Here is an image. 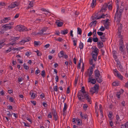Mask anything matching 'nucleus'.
<instances>
[{
    "label": "nucleus",
    "mask_w": 128,
    "mask_h": 128,
    "mask_svg": "<svg viewBox=\"0 0 128 128\" xmlns=\"http://www.w3.org/2000/svg\"><path fill=\"white\" fill-rule=\"evenodd\" d=\"M88 94L86 92H84L82 91V90H79L78 94V97L79 100L82 101H84L85 98L87 97L88 96Z\"/></svg>",
    "instance_id": "obj_1"
},
{
    "label": "nucleus",
    "mask_w": 128,
    "mask_h": 128,
    "mask_svg": "<svg viewBox=\"0 0 128 128\" xmlns=\"http://www.w3.org/2000/svg\"><path fill=\"white\" fill-rule=\"evenodd\" d=\"M15 29L16 30L20 32H22L27 31V29L24 26L20 25H18L16 27Z\"/></svg>",
    "instance_id": "obj_2"
},
{
    "label": "nucleus",
    "mask_w": 128,
    "mask_h": 128,
    "mask_svg": "<svg viewBox=\"0 0 128 128\" xmlns=\"http://www.w3.org/2000/svg\"><path fill=\"white\" fill-rule=\"evenodd\" d=\"M109 21V19L107 18L106 20H102V22L103 23L105 28L107 30L109 29V26L110 25V22Z\"/></svg>",
    "instance_id": "obj_3"
},
{
    "label": "nucleus",
    "mask_w": 128,
    "mask_h": 128,
    "mask_svg": "<svg viewBox=\"0 0 128 128\" xmlns=\"http://www.w3.org/2000/svg\"><path fill=\"white\" fill-rule=\"evenodd\" d=\"M13 28L12 26H9V25L8 24L3 25L2 27V31L4 30L6 31L8 30H10L12 28Z\"/></svg>",
    "instance_id": "obj_4"
},
{
    "label": "nucleus",
    "mask_w": 128,
    "mask_h": 128,
    "mask_svg": "<svg viewBox=\"0 0 128 128\" xmlns=\"http://www.w3.org/2000/svg\"><path fill=\"white\" fill-rule=\"evenodd\" d=\"M113 72L115 75L118 78L121 80H122L123 76L120 74L118 73V71L116 69L114 70Z\"/></svg>",
    "instance_id": "obj_5"
},
{
    "label": "nucleus",
    "mask_w": 128,
    "mask_h": 128,
    "mask_svg": "<svg viewBox=\"0 0 128 128\" xmlns=\"http://www.w3.org/2000/svg\"><path fill=\"white\" fill-rule=\"evenodd\" d=\"M90 70V72H88V76H89V78H88V80H89L92 79V74L93 73V68H92V67H90L88 69V70Z\"/></svg>",
    "instance_id": "obj_6"
},
{
    "label": "nucleus",
    "mask_w": 128,
    "mask_h": 128,
    "mask_svg": "<svg viewBox=\"0 0 128 128\" xmlns=\"http://www.w3.org/2000/svg\"><path fill=\"white\" fill-rule=\"evenodd\" d=\"M18 5L19 4L18 2H15L9 5L8 7H10V8H12L18 6Z\"/></svg>",
    "instance_id": "obj_7"
},
{
    "label": "nucleus",
    "mask_w": 128,
    "mask_h": 128,
    "mask_svg": "<svg viewBox=\"0 0 128 128\" xmlns=\"http://www.w3.org/2000/svg\"><path fill=\"white\" fill-rule=\"evenodd\" d=\"M118 25L119 26V27L118 28V36L119 37L121 38V36L120 35V31L122 30V24H118Z\"/></svg>",
    "instance_id": "obj_8"
},
{
    "label": "nucleus",
    "mask_w": 128,
    "mask_h": 128,
    "mask_svg": "<svg viewBox=\"0 0 128 128\" xmlns=\"http://www.w3.org/2000/svg\"><path fill=\"white\" fill-rule=\"evenodd\" d=\"M97 90H98L96 89L95 87H94L90 89V92L92 94H93L96 92V93H98Z\"/></svg>",
    "instance_id": "obj_9"
},
{
    "label": "nucleus",
    "mask_w": 128,
    "mask_h": 128,
    "mask_svg": "<svg viewBox=\"0 0 128 128\" xmlns=\"http://www.w3.org/2000/svg\"><path fill=\"white\" fill-rule=\"evenodd\" d=\"M95 78L97 82L99 83H100L102 81V79L101 75Z\"/></svg>",
    "instance_id": "obj_10"
},
{
    "label": "nucleus",
    "mask_w": 128,
    "mask_h": 128,
    "mask_svg": "<svg viewBox=\"0 0 128 128\" xmlns=\"http://www.w3.org/2000/svg\"><path fill=\"white\" fill-rule=\"evenodd\" d=\"M107 5L106 4H105L104 5L102 8L101 9L100 11V12H105L107 9Z\"/></svg>",
    "instance_id": "obj_11"
},
{
    "label": "nucleus",
    "mask_w": 128,
    "mask_h": 128,
    "mask_svg": "<svg viewBox=\"0 0 128 128\" xmlns=\"http://www.w3.org/2000/svg\"><path fill=\"white\" fill-rule=\"evenodd\" d=\"M52 114L54 116V119L55 121H56L58 120V116L56 111L54 110L52 112Z\"/></svg>",
    "instance_id": "obj_12"
},
{
    "label": "nucleus",
    "mask_w": 128,
    "mask_h": 128,
    "mask_svg": "<svg viewBox=\"0 0 128 128\" xmlns=\"http://www.w3.org/2000/svg\"><path fill=\"white\" fill-rule=\"evenodd\" d=\"M116 1L117 2V3H116V7H117V9H116V12L115 14V16L114 17V19L116 20V14H118V10L119 8V5L118 4V2H119V0H118V2L116 0Z\"/></svg>",
    "instance_id": "obj_13"
},
{
    "label": "nucleus",
    "mask_w": 128,
    "mask_h": 128,
    "mask_svg": "<svg viewBox=\"0 0 128 128\" xmlns=\"http://www.w3.org/2000/svg\"><path fill=\"white\" fill-rule=\"evenodd\" d=\"M94 73L95 74V78L101 75L100 74L99 71L98 70H96L94 71Z\"/></svg>",
    "instance_id": "obj_14"
},
{
    "label": "nucleus",
    "mask_w": 128,
    "mask_h": 128,
    "mask_svg": "<svg viewBox=\"0 0 128 128\" xmlns=\"http://www.w3.org/2000/svg\"><path fill=\"white\" fill-rule=\"evenodd\" d=\"M10 20V17L4 18L2 20L3 22V23H6Z\"/></svg>",
    "instance_id": "obj_15"
},
{
    "label": "nucleus",
    "mask_w": 128,
    "mask_h": 128,
    "mask_svg": "<svg viewBox=\"0 0 128 128\" xmlns=\"http://www.w3.org/2000/svg\"><path fill=\"white\" fill-rule=\"evenodd\" d=\"M30 94L31 95V97L32 99H34L37 96L36 94L33 93L32 91H30Z\"/></svg>",
    "instance_id": "obj_16"
},
{
    "label": "nucleus",
    "mask_w": 128,
    "mask_h": 128,
    "mask_svg": "<svg viewBox=\"0 0 128 128\" xmlns=\"http://www.w3.org/2000/svg\"><path fill=\"white\" fill-rule=\"evenodd\" d=\"M56 23L58 27L62 26L63 24V22H60L58 20L56 22Z\"/></svg>",
    "instance_id": "obj_17"
},
{
    "label": "nucleus",
    "mask_w": 128,
    "mask_h": 128,
    "mask_svg": "<svg viewBox=\"0 0 128 128\" xmlns=\"http://www.w3.org/2000/svg\"><path fill=\"white\" fill-rule=\"evenodd\" d=\"M86 99L87 101L90 104H91V98L90 96H89L88 95V96L87 97L85 98Z\"/></svg>",
    "instance_id": "obj_18"
},
{
    "label": "nucleus",
    "mask_w": 128,
    "mask_h": 128,
    "mask_svg": "<svg viewBox=\"0 0 128 128\" xmlns=\"http://www.w3.org/2000/svg\"><path fill=\"white\" fill-rule=\"evenodd\" d=\"M105 34H104V35L100 36V38L103 42H105L106 40V38L105 37Z\"/></svg>",
    "instance_id": "obj_19"
},
{
    "label": "nucleus",
    "mask_w": 128,
    "mask_h": 128,
    "mask_svg": "<svg viewBox=\"0 0 128 128\" xmlns=\"http://www.w3.org/2000/svg\"><path fill=\"white\" fill-rule=\"evenodd\" d=\"M107 15V14L104 15V14H103L102 15L98 17H97V16H96L94 17V18H96V19H98L101 18H104L105 16Z\"/></svg>",
    "instance_id": "obj_20"
},
{
    "label": "nucleus",
    "mask_w": 128,
    "mask_h": 128,
    "mask_svg": "<svg viewBox=\"0 0 128 128\" xmlns=\"http://www.w3.org/2000/svg\"><path fill=\"white\" fill-rule=\"evenodd\" d=\"M116 16H117V21H116V22H117V24H118L119 23L120 21V18H121V16L120 15V16L119 15H118V14H116Z\"/></svg>",
    "instance_id": "obj_21"
},
{
    "label": "nucleus",
    "mask_w": 128,
    "mask_h": 128,
    "mask_svg": "<svg viewBox=\"0 0 128 128\" xmlns=\"http://www.w3.org/2000/svg\"><path fill=\"white\" fill-rule=\"evenodd\" d=\"M64 54V52L62 50L58 54V56L60 58H62Z\"/></svg>",
    "instance_id": "obj_22"
},
{
    "label": "nucleus",
    "mask_w": 128,
    "mask_h": 128,
    "mask_svg": "<svg viewBox=\"0 0 128 128\" xmlns=\"http://www.w3.org/2000/svg\"><path fill=\"white\" fill-rule=\"evenodd\" d=\"M88 82H90L91 83L94 84H95L96 82V80L94 78H93L91 80H88Z\"/></svg>",
    "instance_id": "obj_23"
},
{
    "label": "nucleus",
    "mask_w": 128,
    "mask_h": 128,
    "mask_svg": "<svg viewBox=\"0 0 128 128\" xmlns=\"http://www.w3.org/2000/svg\"><path fill=\"white\" fill-rule=\"evenodd\" d=\"M34 6L33 2L32 1L30 2V3L27 8V9H28L30 8L31 7H33Z\"/></svg>",
    "instance_id": "obj_24"
},
{
    "label": "nucleus",
    "mask_w": 128,
    "mask_h": 128,
    "mask_svg": "<svg viewBox=\"0 0 128 128\" xmlns=\"http://www.w3.org/2000/svg\"><path fill=\"white\" fill-rule=\"evenodd\" d=\"M99 52V50L96 47L94 49V51L92 52V53H93L94 52L97 55L98 53Z\"/></svg>",
    "instance_id": "obj_25"
},
{
    "label": "nucleus",
    "mask_w": 128,
    "mask_h": 128,
    "mask_svg": "<svg viewBox=\"0 0 128 128\" xmlns=\"http://www.w3.org/2000/svg\"><path fill=\"white\" fill-rule=\"evenodd\" d=\"M91 55L92 57V58L94 61H96L97 59V55L96 54H94L92 53Z\"/></svg>",
    "instance_id": "obj_26"
},
{
    "label": "nucleus",
    "mask_w": 128,
    "mask_h": 128,
    "mask_svg": "<svg viewBox=\"0 0 128 128\" xmlns=\"http://www.w3.org/2000/svg\"><path fill=\"white\" fill-rule=\"evenodd\" d=\"M96 0H92V3L91 4V6L92 8H93L95 6L96 4Z\"/></svg>",
    "instance_id": "obj_27"
},
{
    "label": "nucleus",
    "mask_w": 128,
    "mask_h": 128,
    "mask_svg": "<svg viewBox=\"0 0 128 128\" xmlns=\"http://www.w3.org/2000/svg\"><path fill=\"white\" fill-rule=\"evenodd\" d=\"M67 105L66 104V103H65L64 104V108L63 109V112L64 113L63 114L64 115V113L65 112V111L67 109Z\"/></svg>",
    "instance_id": "obj_28"
},
{
    "label": "nucleus",
    "mask_w": 128,
    "mask_h": 128,
    "mask_svg": "<svg viewBox=\"0 0 128 128\" xmlns=\"http://www.w3.org/2000/svg\"><path fill=\"white\" fill-rule=\"evenodd\" d=\"M98 45H99L100 47L99 48H102L104 46V45L103 43L102 42L98 41Z\"/></svg>",
    "instance_id": "obj_29"
},
{
    "label": "nucleus",
    "mask_w": 128,
    "mask_h": 128,
    "mask_svg": "<svg viewBox=\"0 0 128 128\" xmlns=\"http://www.w3.org/2000/svg\"><path fill=\"white\" fill-rule=\"evenodd\" d=\"M61 33L63 34H66L68 33V30H61Z\"/></svg>",
    "instance_id": "obj_30"
},
{
    "label": "nucleus",
    "mask_w": 128,
    "mask_h": 128,
    "mask_svg": "<svg viewBox=\"0 0 128 128\" xmlns=\"http://www.w3.org/2000/svg\"><path fill=\"white\" fill-rule=\"evenodd\" d=\"M47 34L46 33H44L43 34V32H42V30H41L40 31V32L37 33V35H45Z\"/></svg>",
    "instance_id": "obj_31"
},
{
    "label": "nucleus",
    "mask_w": 128,
    "mask_h": 128,
    "mask_svg": "<svg viewBox=\"0 0 128 128\" xmlns=\"http://www.w3.org/2000/svg\"><path fill=\"white\" fill-rule=\"evenodd\" d=\"M84 47V44L83 43L81 42H80V43L79 45V48L80 49H83Z\"/></svg>",
    "instance_id": "obj_32"
},
{
    "label": "nucleus",
    "mask_w": 128,
    "mask_h": 128,
    "mask_svg": "<svg viewBox=\"0 0 128 128\" xmlns=\"http://www.w3.org/2000/svg\"><path fill=\"white\" fill-rule=\"evenodd\" d=\"M82 33V30L80 28H77V33L78 34L80 35Z\"/></svg>",
    "instance_id": "obj_33"
},
{
    "label": "nucleus",
    "mask_w": 128,
    "mask_h": 128,
    "mask_svg": "<svg viewBox=\"0 0 128 128\" xmlns=\"http://www.w3.org/2000/svg\"><path fill=\"white\" fill-rule=\"evenodd\" d=\"M119 84V83L117 81L114 82L112 83V85L114 86H118Z\"/></svg>",
    "instance_id": "obj_34"
},
{
    "label": "nucleus",
    "mask_w": 128,
    "mask_h": 128,
    "mask_svg": "<svg viewBox=\"0 0 128 128\" xmlns=\"http://www.w3.org/2000/svg\"><path fill=\"white\" fill-rule=\"evenodd\" d=\"M112 53L113 55L114 58L115 59H116L117 58L116 55V51L114 50L112 52Z\"/></svg>",
    "instance_id": "obj_35"
},
{
    "label": "nucleus",
    "mask_w": 128,
    "mask_h": 128,
    "mask_svg": "<svg viewBox=\"0 0 128 128\" xmlns=\"http://www.w3.org/2000/svg\"><path fill=\"white\" fill-rule=\"evenodd\" d=\"M120 46H123V41L122 40V38H121L120 41Z\"/></svg>",
    "instance_id": "obj_36"
},
{
    "label": "nucleus",
    "mask_w": 128,
    "mask_h": 128,
    "mask_svg": "<svg viewBox=\"0 0 128 128\" xmlns=\"http://www.w3.org/2000/svg\"><path fill=\"white\" fill-rule=\"evenodd\" d=\"M98 38L96 37V38H93V40L94 42H97L98 41Z\"/></svg>",
    "instance_id": "obj_37"
},
{
    "label": "nucleus",
    "mask_w": 128,
    "mask_h": 128,
    "mask_svg": "<svg viewBox=\"0 0 128 128\" xmlns=\"http://www.w3.org/2000/svg\"><path fill=\"white\" fill-rule=\"evenodd\" d=\"M97 33L99 36H100L104 35V33L101 32H98Z\"/></svg>",
    "instance_id": "obj_38"
},
{
    "label": "nucleus",
    "mask_w": 128,
    "mask_h": 128,
    "mask_svg": "<svg viewBox=\"0 0 128 128\" xmlns=\"http://www.w3.org/2000/svg\"><path fill=\"white\" fill-rule=\"evenodd\" d=\"M47 29L48 28L47 27L44 28H42L41 30L44 33V32H46V31Z\"/></svg>",
    "instance_id": "obj_39"
},
{
    "label": "nucleus",
    "mask_w": 128,
    "mask_h": 128,
    "mask_svg": "<svg viewBox=\"0 0 128 128\" xmlns=\"http://www.w3.org/2000/svg\"><path fill=\"white\" fill-rule=\"evenodd\" d=\"M45 74V72L44 70H43L42 72L41 75L43 77H44Z\"/></svg>",
    "instance_id": "obj_40"
},
{
    "label": "nucleus",
    "mask_w": 128,
    "mask_h": 128,
    "mask_svg": "<svg viewBox=\"0 0 128 128\" xmlns=\"http://www.w3.org/2000/svg\"><path fill=\"white\" fill-rule=\"evenodd\" d=\"M112 116V112L110 111L109 112V114L108 115V116L110 118Z\"/></svg>",
    "instance_id": "obj_41"
},
{
    "label": "nucleus",
    "mask_w": 128,
    "mask_h": 128,
    "mask_svg": "<svg viewBox=\"0 0 128 128\" xmlns=\"http://www.w3.org/2000/svg\"><path fill=\"white\" fill-rule=\"evenodd\" d=\"M30 40L31 38H28L24 40V42H26L30 41Z\"/></svg>",
    "instance_id": "obj_42"
},
{
    "label": "nucleus",
    "mask_w": 128,
    "mask_h": 128,
    "mask_svg": "<svg viewBox=\"0 0 128 128\" xmlns=\"http://www.w3.org/2000/svg\"><path fill=\"white\" fill-rule=\"evenodd\" d=\"M54 90L56 92H57L58 90V87L57 86H55L54 88Z\"/></svg>",
    "instance_id": "obj_43"
},
{
    "label": "nucleus",
    "mask_w": 128,
    "mask_h": 128,
    "mask_svg": "<svg viewBox=\"0 0 128 128\" xmlns=\"http://www.w3.org/2000/svg\"><path fill=\"white\" fill-rule=\"evenodd\" d=\"M56 40L57 41H58L60 42H61L63 40V39L62 38L59 37L57 39H56Z\"/></svg>",
    "instance_id": "obj_44"
},
{
    "label": "nucleus",
    "mask_w": 128,
    "mask_h": 128,
    "mask_svg": "<svg viewBox=\"0 0 128 128\" xmlns=\"http://www.w3.org/2000/svg\"><path fill=\"white\" fill-rule=\"evenodd\" d=\"M120 93L119 92H117V93L116 94V95L117 97L118 98H120Z\"/></svg>",
    "instance_id": "obj_45"
},
{
    "label": "nucleus",
    "mask_w": 128,
    "mask_h": 128,
    "mask_svg": "<svg viewBox=\"0 0 128 128\" xmlns=\"http://www.w3.org/2000/svg\"><path fill=\"white\" fill-rule=\"evenodd\" d=\"M123 46H120L119 47V50L121 52H123Z\"/></svg>",
    "instance_id": "obj_46"
},
{
    "label": "nucleus",
    "mask_w": 128,
    "mask_h": 128,
    "mask_svg": "<svg viewBox=\"0 0 128 128\" xmlns=\"http://www.w3.org/2000/svg\"><path fill=\"white\" fill-rule=\"evenodd\" d=\"M105 28L102 26H101V27L100 28V30L101 31H103L105 30Z\"/></svg>",
    "instance_id": "obj_47"
},
{
    "label": "nucleus",
    "mask_w": 128,
    "mask_h": 128,
    "mask_svg": "<svg viewBox=\"0 0 128 128\" xmlns=\"http://www.w3.org/2000/svg\"><path fill=\"white\" fill-rule=\"evenodd\" d=\"M9 101L11 102H13L14 101V98L12 97H10L9 99Z\"/></svg>",
    "instance_id": "obj_48"
},
{
    "label": "nucleus",
    "mask_w": 128,
    "mask_h": 128,
    "mask_svg": "<svg viewBox=\"0 0 128 128\" xmlns=\"http://www.w3.org/2000/svg\"><path fill=\"white\" fill-rule=\"evenodd\" d=\"M25 42L24 41V40H22V41L19 42V44L21 45H22L24 44Z\"/></svg>",
    "instance_id": "obj_49"
},
{
    "label": "nucleus",
    "mask_w": 128,
    "mask_h": 128,
    "mask_svg": "<svg viewBox=\"0 0 128 128\" xmlns=\"http://www.w3.org/2000/svg\"><path fill=\"white\" fill-rule=\"evenodd\" d=\"M40 98H43L45 97V95L43 93H42V94L41 95H40Z\"/></svg>",
    "instance_id": "obj_50"
},
{
    "label": "nucleus",
    "mask_w": 128,
    "mask_h": 128,
    "mask_svg": "<svg viewBox=\"0 0 128 128\" xmlns=\"http://www.w3.org/2000/svg\"><path fill=\"white\" fill-rule=\"evenodd\" d=\"M119 67L120 68L119 70L120 71H122L123 70V68L122 67V66L121 65H120Z\"/></svg>",
    "instance_id": "obj_51"
},
{
    "label": "nucleus",
    "mask_w": 128,
    "mask_h": 128,
    "mask_svg": "<svg viewBox=\"0 0 128 128\" xmlns=\"http://www.w3.org/2000/svg\"><path fill=\"white\" fill-rule=\"evenodd\" d=\"M73 45L74 46H76V42H77V40H73Z\"/></svg>",
    "instance_id": "obj_52"
},
{
    "label": "nucleus",
    "mask_w": 128,
    "mask_h": 128,
    "mask_svg": "<svg viewBox=\"0 0 128 128\" xmlns=\"http://www.w3.org/2000/svg\"><path fill=\"white\" fill-rule=\"evenodd\" d=\"M78 78H76L75 79V81L74 82V85L75 86H76V85L77 84V82L78 81Z\"/></svg>",
    "instance_id": "obj_53"
},
{
    "label": "nucleus",
    "mask_w": 128,
    "mask_h": 128,
    "mask_svg": "<svg viewBox=\"0 0 128 128\" xmlns=\"http://www.w3.org/2000/svg\"><path fill=\"white\" fill-rule=\"evenodd\" d=\"M34 44L35 45L38 46L39 44V42H38L34 41Z\"/></svg>",
    "instance_id": "obj_54"
},
{
    "label": "nucleus",
    "mask_w": 128,
    "mask_h": 128,
    "mask_svg": "<svg viewBox=\"0 0 128 128\" xmlns=\"http://www.w3.org/2000/svg\"><path fill=\"white\" fill-rule=\"evenodd\" d=\"M94 87H95L96 89L98 90L99 87L98 84H96Z\"/></svg>",
    "instance_id": "obj_55"
},
{
    "label": "nucleus",
    "mask_w": 128,
    "mask_h": 128,
    "mask_svg": "<svg viewBox=\"0 0 128 128\" xmlns=\"http://www.w3.org/2000/svg\"><path fill=\"white\" fill-rule=\"evenodd\" d=\"M7 112H8V113L7 114L8 116L10 117L11 116V115L10 114V112L9 111H7Z\"/></svg>",
    "instance_id": "obj_56"
},
{
    "label": "nucleus",
    "mask_w": 128,
    "mask_h": 128,
    "mask_svg": "<svg viewBox=\"0 0 128 128\" xmlns=\"http://www.w3.org/2000/svg\"><path fill=\"white\" fill-rule=\"evenodd\" d=\"M0 94L2 96H4L5 94L3 90H2L0 92Z\"/></svg>",
    "instance_id": "obj_57"
},
{
    "label": "nucleus",
    "mask_w": 128,
    "mask_h": 128,
    "mask_svg": "<svg viewBox=\"0 0 128 128\" xmlns=\"http://www.w3.org/2000/svg\"><path fill=\"white\" fill-rule=\"evenodd\" d=\"M40 20H41L40 19H37L34 22L36 23H38L40 22Z\"/></svg>",
    "instance_id": "obj_58"
},
{
    "label": "nucleus",
    "mask_w": 128,
    "mask_h": 128,
    "mask_svg": "<svg viewBox=\"0 0 128 128\" xmlns=\"http://www.w3.org/2000/svg\"><path fill=\"white\" fill-rule=\"evenodd\" d=\"M15 43V41H13L12 42L10 43L9 44L12 46H14Z\"/></svg>",
    "instance_id": "obj_59"
},
{
    "label": "nucleus",
    "mask_w": 128,
    "mask_h": 128,
    "mask_svg": "<svg viewBox=\"0 0 128 128\" xmlns=\"http://www.w3.org/2000/svg\"><path fill=\"white\" fill-rule=\"evenodd\" d=\"M92 39L90 38H88V40L87 41V42H90V43L92 42Z\"/></svg>",
    "instance_id": "obj_60"
},
{
    "label": "nucleus",
    "mask_w": 128,
    "mask_h": 128,
    "mask_svg": "<svg viewBox=\"0 0 128 128\" xmlns=\"http://www.w3.org/2000/svg\"><path fill=\"white\" fill-rule=\"evenodd\" d=\"M40 72V70H37L35 72V74H37Z\"/></svg>",
    "instance_id": "obj_61"
},
{
    "label": "nucleus",
    "mask_w": 128,
    "mask_h": 128,
    "mask_svg": "<svg viewBox=\"0 0 128 128\" xmlns=\"http://www.w3.org/2000/svg\"><path fill=\"white\" fill-rule=\"evenodd\" d=\"M80 115L81 118H84V116L82 115V112H80Z\"/></svg>",
    "instance_id": "obj_62"
},
{
    "label": "nucleus",
    "mask_w": 128,
    "mask_h": 128,
    "mask_svg": "<svg viewBox=\"0 0 128 128\" xmlns=\"http://www.w3.org/2000/svg\"><path fill=\"white\" fill-rule=\"evenodd\" d=\"M107 7H108V8L109 10H111L112 9V6L111 5H109L108 6H107Z\"/></svg>",
    "instance_id": "obj_63"
},
{
    "label": "nucleus",
    "mask_w": 128,
    "mask_h": 128,
    "mask_svg": "<svg viewBox=\"0 0 128 128\" xmlns=\"http://www.w3.org/2000/svg\"><path fill=\"white\" fill-rule=\"evenodd\" d=\"M5 3L3 2H1L0 3V6H4L5 5Z\"/></svg>",
    "instance_id": "obj_64"
}]
</instances>
